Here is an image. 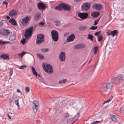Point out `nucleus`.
<instances>
[{"mask_svg": "<svg viewBox=\"0 0 124 124\" xmlns=\"http://www.w3.org/2000/svg\"><path fill=\"white\" fill-rule=\"evenodd\" d=\"M42 66L43 69L48 74H51L53 73V69L52 66L49 64H46L43 63Z\"/></svg>", "mask_w": 124, "mask_h": 124, "instance_id": "f257e3e1", "label": "nucleus"}, {"mask_svg": "<svg viewBox=\"0 0 124 124\" xmlns=\"http://www.w3.org/2000/svg\"><path fill=\"white\" fill-rule=\"evenodd\" d=\"M44 35L41 34H39L37 35L36 39V43L37 45H40L43 43L44 41Z\"/></svg>", "mask_w": 124, "mask_h": 124, "instance_id": "f03ea898", "label": "nucleus"}, {"mask_svg": "<svg viewBox=\"0 0 124 124\" xmlns=\"http://www.w3.org/2000/svg\"><path fill=\"white\" fill-rule=\"evenodd\" d=\"M33 29V26H31L26 30L24 36L27 39H28L30 36H31L32 35Z\"/></svg>", "mask_w": 124, "mask_h": 124, "instance_id": "7ed1b4c3", "label": "nucleus"}, {"mask_svg": "<svg viewBox=\"0 0 124 124\" xmlns=\"http://www.w3.org/2000/svg\"><path fill=\"white\" fill-rule=\"evenodd\" d=\"M52 37L53 40L56 42L58 40V32L55 30H52L51 32Z\"/></svg>", "mask_w": 124, "mask_h": 124, "instance_id": "20e7f679", "label": "nucleus"}, {"mask_svg": "<svg viewBox=\"0 0 124 124\" xmlns=\"http://www.w3.org/2000/svg\"><path fill=\"white\" fill-rule=\"evenodd\" d=\"M112 87L113 85L112 83H108L104 86L103 91L105 93L109 92V91L111 90Z\"/></svg>", "mask_w": 124, "mask_h": 124, "instance_id": "39448f33", "label": "nucleus"}, {"mask_svg": "<svg viewBox=\"0 0 124 124\" xmlns=\"http://www.w3.org/2000/svg\"><path fill=\"white\" fill-rule=\"evenodd\" d=\"M78 16L81 19L84 20L87 18L88 14L87 13H79L78 14Z\"/></svg>", "mask_w": 124, "mask_h": 124, "instance_id": "423d86ee", "label": "nucleus"}, {"mask_svg": "<svg viewBox=\"0 0 124 124\" xmlns=\"http://www.w3.org/2000/svg\"><path fill=\"white\" fill-rule=\"evenodd\" d=\"M90 7V4L87 2H85L83 3L82 8L83 10L87 11L89 9Z\"/></svg>", "mask_w": 124, "mask_h": 124, "instance_id": "0eeeda50", "label": "nucleus"}, {"mask_svg": "<svg viewBox=\"0 0 124 124\" xmlns=\"http://www.w3.org/2000/svg\"><path fill=\"white\" fill-rule=\"evenodd\" d=\"M109 36L111 35L113 37L115 36H117L118 33V32L117 30H115L113 31L109 30L107 32Z\"/></svg>", "mask_w": 124, "mask_h": 124, "instance_id": "6e6552de", "label": "nucleus"}, {"mask_svg": "<svg viewBox=\"0 0 124 124\" xmlns=\"http://www.w3.org/2000/svg\"><path fill=\"white\" fill-rule=\"evenodd\" d=\"M66 58V54L64 52H62L60 54L59 58L60 60L61 61H64Z\"/></svg>", "mask_w": 124, "mask_h": 124, "instance_id": "1a4fd4ad", "label": "nucleus"}, {"mask_svg": "<svg viewBox=\"0 0 124 124\" xmlns=\"http://www.w3.org/2000/svg\"><path fill=\"white\" fill-rule=\"evenodd\" d=\"M30 18V16H29L25 17L23 19H22L21 21L23 25H25L26 24L29 20Z\"/></svg>", "mask_w": 124, "mask_h": 124, "instance_id": "9d476101", "label": "nucleus"}, {"mask_svg": "<svg viewBox=\"0 0 124 124\" xmlns=\"http://www.w3.org/2000/svg\"><path fill=\"white\" fill-rule=\"evenodd\" d=\"M38 8L40 10H44L46 8V6L43 3L39 2L37 5Z\"/></svg>", "mask_w": 124, "mask_h": 124, "instance_id": "9b49d317", "label": "nucleus"}, {"mask_svg": "<svg viewBox=\"0 0 124 124\" xmlns=\"http://www.w3.org/2000/svg\"><path fill=\"white\" fill-rule=\"evenodd\" d=\"M0 33L4 36H7L9 34H11V33H10L8 30H0Z\"/></svg>", "mask_w": 124, "mask_h": 124, "instance_id": "f8f14e48", "label": "nucleus"}, {"mask_svg": "<svg viewBox=\"0 0 124 124\" xmlns=\"http://www.w3.org/2000/svg\"><path fill=\"white\" fill-rule=\"evenodd\" d=\"M62 9H63L64 10L69 11L70 10L71 8L70 6L63 3H62Z\"/></svg>", "mask_w": 124, "mask_h": 124, "instance_id": "ddd939ff", "label": "nucleus"}, {"mask_svg": "<svg viewBox=\"0 0 124 124\" xmlns=\"http://www.w3.org/2000/svg\"><path fill=\"white\" fill-rule=\"evenodd\" d=\"M102 6L100 4H97L93 5V8H95L96 10H101L102 8Z\"/></svg>", "mask_w": 124, "mask_h": 124, "instance_id": "4468645a", "label": "nucleus"}, {"mask_svg": "<svg viewBox=\"0 0 124 124\" xmlns=\"http://www.w3.org/2000/svg\"><path fill=\"white\" fill-rule=\"evenodd\" d=\"M85 47L86 45L85 44H80L75 45L74 46V47L76 49H79L84 48Z\"/></svg>", "mask_w": 124, "mask_h": 124, "instance_id": "2eb2a0df", "label": "nucleus"}, {"mask_svg": "<svg viewBox=\"0 0 124 124\" xmlns=\"http://www.w3.org/2000/svg\"><path fill=\"white\" fill-rule=\"evenodd\" d=\"M75 37L74 34H71L68 37L67 39V41L68 42H70L74 40Z\"/></svg>", "mask_w": 124, "mask_h": 124, "instance_id": "dca6fc26", "label": "nucleus"}, {"mask_svg": "<svg viewBox=\"0 0 124 124\" xmlns=\"http://www.w3.org/2000/svg\"><path fill=\"white\" fill-rule=\"evenodd\" d=\"M39 104L38 102L36 101H34L33 102V108L34 109H35L36 111L38 109V106Z\"/></svg>", "mask_w": 124, "mask_h": 124, "instance_id": "f3484780", "label": "nucleus"}, {"mask_svg": "<svg viewBox=\"0 0 124 124\" xmlns=\"http://www.w3.org/2000/svg\"><path fill=\"white\" fill-rule=\"evenodd\" d=\"M17 14L16 11L14 9L11 10L9 13V15L11 16H15Z\"/></svg>", "mask_w": 124, "mask_h": 124, "instance_id": "a211bd4d", "label": "nucleus"}, {"mask_svg": "<svg viewBox=\"0 0 124 124\" xmlns=\"http://www.w3.org/2000/svg\"><path fill=\"white\" fill-rule=\"evenodd\" d=\"M0 58L4 60H8L9 56L8 55L6 54H2L0 55Z\"/></svg>", "mask_w": 124, "mask_h": 124, "instance_id": "6ab92c4d", "label": "nucleus"}, {"mask_svg": "<svg viewBox=\"0 0 124 124\" xmlns=\"http://www.w3.org/2000/svg\"><path fill=\"white\" fill-rule=\"evenodd\" d=\"M100 13L98 11H95L92 12L91 13V16L94 17H96L99 16L100 15Z\"/></svg>", "mask_w": 124, "mask_h": 124, "instance_id": "aec40b11", "label": "nucleus"}, {"mask_svg": "<svg viewBox=\"0 0 124 124\" xmlns=\"http://www.w3.org/2000/svg\"><path fill=\"white\" fill-rule=\"evenodd\" d=\"M41 14L40 13H38L35 14L34 16L35 20L36 21H37L39 20L40 18Z\"/></svg>", "mask_w": 124, "mask_h": 124, "instance_id": "412c9836", "label": "nucleus"}, {"mask_svg": "<svg viewBox=\"0 0 124 124\" xmlns=\"http://www.w3.org/2000/svg\"><path fill=\"white\" fill-rule=\"evenodd\" d=\"M9 21V23L12 25H16V23L14 19L11 18Z\"/></svg>", "mask_w": 124, "mask_h": 124, "instance_id": "4be33fe9", "label": "nucleus"}, {"mask_svg": "<svg viewBox=\"0 0 124 124\" xmlns=\"http://www.w3.org/2000/svg\"><path fill=\"white\" fill-rule=\"evenodd\" d=\"M116 78L117 81V83L123 80L122 77V76L116 77Z\"/></svg>", "mask_w": 124, "mask_h": 124, "instance_id": "5701e85b", "label": "nucleus"}, {"mask_svg": "<svg viewBox=\"0 0 124 124\" xmlns=\"http://www.w3.org/2000/svg\"><path fill=\"white\" fill-rule=\"evenodd\" d=\"M16 39V35H11L9 39L11 41H13Z\"/></svg>", "mask_w": 124, "mask_h": 124, "instance_id": "b1692460", "label": "nucleus"}, {"mask_svg": "<svg viewBox=\"0 0 124 124\" xmlns=\"http://www.w3.org/2000/svg\"><path fill=\"white\" fill-rule=\"evenodd\" d=\"M55 9L56 10L61 11V10L62 9V4L61 3V4H59V5L56 7L55 8Z\"/></svg>", "mask_w": 124, "mask_h": 124, "instance_id": "393cba45", "label": "nucleus"}, {"mask_svg": "<svg viewBox=\"0 0 124 124\" xmlns=\"http://www.w3.org/2000/svg\"><path fill=\"white\" fill-rule=\"evenodd\" d=\"M70 116V115L68 112L65 113L64 114L63 118L64 119H66L69 117Z\"/></svg>", "mask_w": 124, "mask_h": 124, "instance_id": "a878e982", "label": "nucleus"}, {"mask_svg": "<svg viewBox=\"0 0 124 124\" xmlns=\"http://www.w3.org/2000/svg\"><path fill=\"white\" fill-rule=\"evenodd\" d=\"M31 69H32V72L33 73V74L34 75H35L36 77H37V73L36 71L35 68L33 67H32Z\"/></svg>", "mask_w": 124, "mask_h": 124, "instance_id": "bb28decb", "label": "nucleus"}, {"mask_svg": "<svg viewBox=\"0 0 124 124\" xmlns=\"http://www.w3.org/2000/svg\"><path fill=\"white\" fill-rule=\"evenodd\" d=\"M111 119L112 120L115 121H116L117 119V118L116 116L114 115H112L111 116Z\"/></svg>", "mask_w": 124, "mask_h": 124, "instance_id": "cd10ccee", "label": "nucleus"}, {"mask_svg": "<svg viewBox=\"0 0 124 124\" xmlns=\"http://www.w3.org/2000/svg\"><path fill=\"white\" fill-rule=\"evenodd\" d=\"M87 28L86 26H81L79 27V29L80 31H82L86 29Z\"/></svg>", "mask_w": 124, "mask_h": 124, "instance_id": "c85d7f7f", "label": "nucleus"}, {"mask_svg": "<svg viewBox=\"0 0 124 124\" xmlns=\"http://www.w3.org/2000/svg\"><path fill=\"white\" fill-rule=\"evenodd\" d=\"M37 57L39 59L42 60L44 58V56L41 54H37Z\"/></svg>", "mask_w": 124, "mask_h": 124, "instance_id": "c756f323", "label": "nucleus"}, {"mask_svg": "<svg viewBox=\"0 0 124 124\" xmlns=\"http://www.w3.org/2000/svg\"><path fill=\"white\" fill-rule=\"evenodd\" d=\"M74 120L73 118L68 119L67 121V123H72V124L73 122L75 121H74Z\"/></svg>", "mask_w": 124, "mask_h": 124, "instance_id": "7c9ffc66", "label": "nucleus"}, {"mask_svg": "<svg viewBox=\"0 0 124 124\" xmlns=\"http://www.w3.org/2000/svg\"><path fill=\"white\" fill-rule=\"evenodd\" d=\"M111 81L112 83H117L116 77L112 78L111 80Z\"/></svg>", "mask_w": 124, "mask_h": 124, "instance_id": "2f4dec72", "label": "nucleus"}, {"mask_svg": "<svg viewBox=\"0 0 124 124\" xmlns=\"http://www.w3.org/2000/svg\"><path fill=\"white\" fill-rule=\"evenodd\" d=\"M54 22L55 24V25L57 26L60 25L61 23L60 21H59L57 20L54 21Z\"/></svg>", "mask_w": 124, "mask_h": 124, "instance_id": "473e14b6", "label": "nucleus"}, {"mask_svg": "<svg viewBox=\"0 0 124 124\" xmlns=\"http://www.w3.org/2000/svg\"><path fill=\"white\" fill-rule=\"evenodd\" d=\"M93 52L94 53V55H96L97 52L98 47L97 46H95L93 48Z\"/></svg>", "mask_w": 124, "mask_h": 124, "instance_id": "72a5a7b5", "label": "nucleus"}, {"mask_svg": "<svg viewBox=\"0 0 124 124\" xmlns=\"http://www.w3.org/2000/svg\"><path fill=\"white\" fill-rule=\"evenodd\" d=\"M41 51L42 52H46L49 51V49L48 48L41 49Z\"/></svg>", "mask_w": 124, "mask_h": 124, "instance_id": "f704fd0d", "label": "nucleus"}, {"mask_svg": "<svg viewBox=\"0 0 124 124\" xmlns=\"http://www.w3.org/2000/svg\"><path fill=\"white\" fill-rule=\"evenodd\" d=\"M93 36L92 35L90 34H88V39H90L91 41H93Z\"/></svg>", "mask_w": 124, "mask_h": 124, "instance_id": "c9c22d12", "label": "nucleus"}, {"mask_svg": "<svg viewBox=\"0 0 124 124\" xmlns=\"http://www.w3.org/2000/svg\"><path fill=\"white\" fill-rule=\"evenodd\" d=\"M9 42H6L2 40H0V45H4L7 43H9Z\"/></svg>", "mask_w": 124, "mask_h": 124, "instance_id": "e433bc0d", "label": "nucleus"}, {"mask_svg": "<svg viewBox=\"0 0 124 124\" xmlns=\"http://www.w3.org/2000/svg\"><path fill=\"white\" fill-rule=\"evenodd\" d=\"M80 116V114L79 113H78L77 115L75 116L73 118L74 120L76 119L79 117Z\"/></svg>", "mask_w": 124, "mask_h": 124, "instance_id": "4c0bfd02", "label": "nucleus"}, {"mask_svg": "<svg viewBox=\"0 0 124 124\" xmlns=\"http://www.w3.org/2000/svg\"><path fill=\"white\" fill-rule=\"evenodd\" d=\"M26 53L24 52H23L19 54H18V56H20L21 57V58L23 56L26 54Z\"/></svg>", "mask_w": 124, "mask_h": 124, "instance_id": "58836bf2", "label": "nucleus"}, {"mask_svg": "<svg viewBox=\"0 0 124 124\" xmlns=\"http://www.w3.org/2000/svg\"><path fill=\"white\" fill-rule=\"evenodd\" d=\"M26 39H27L25 37V38H23L21 40V42L23 44H25V41L26 40Z\"/></svg>", "mask_w": 124, "mask_h": 124, "instance_id": "ea45409f", "label": "nucleus"}, {"mask_svg": "<svg viewBox=\"0 0 124 124\" xmlns=\"http://www.w3.org/2000/svg\"><path fill=\"white\" fill-rule=\"evenodd\" d=\"M97 26H93L90 28V29L91 30H94L97 29Z\"/></svg>", "mask_w": 124, "mask_h": 124, "instance_id": "a19ab883", "label": "nucleus"}, {"mask_svg": "<svg viewBox=\"0 0 124 124\" xmlns=\"http://www.w3.org/2000/svg\"><path fill=\"white\" fill-rule=\"evenodd\" d=\"M67 81V80L66 79H64L62 80H60L59 81V83H61L62 82L63 83H65Z\"/></svg>", "mask_w": 124, "mask_h": 124, "instance_id": "79ce46f5", "label": "nucleus"}, {"mask_svg": "<svg viewBox=\"0 0 124 124\" xmlns=\"http://www.w3.org/2000/svg\"><path fill=\"white\" fill-rule=\"evenodd\" d=\"M18 100V99L17 100H15V103L17 106L18 108L19 106V105Z\"/></svg>", "mask_w": 124, "mask_h": 124, "instance_id": "37998d69", "label": "nucleus"}, {"mask_svg": "<svg viewBox=\"0 0 124 124\" xmlns=\"http://www.w3.org/2000/svg\"><path fill=\"white\" fill-rule=\"evenodd\" d=\"M66 102V101L64 100L62 101V103L63 105L62 106V107H64L65 106V104Z\"/></svg>", "mask_w": 124, "mask_h": 124, "instance_id": "c03bdc74", "label": "nucleus"}, {"mask_svg": "<svg viewBox=\"0 0 124 124\" xmlns=\"http://www.w3.org/2000/svg\"><path fill=\"white\" fill-rule=\"evenodd\" d=\"M25 89L26 92H28L30 91V88L28 87H25Z\"/></svg>", "mask_w": 124, "mask_h": 124, "instance_id": "a18cd8bd", "label": "nucleus"}, {"mask_svg": "<svg viewBox=\"0 0 124 124\" xmlns=\"http://www.w3.org/2000/svg\"><path fill=\"white\" fill-rule=\"evenodd\" d=\"M100 18L98 19L95 20L94 23V25H96L97 24V22L99 21Z\"/></svg>", "mask_w": 124, "mask_h": 124, "instance_id": "49530a36", "label": "nucleus"}, {"mask_svg": "<svg viewBox=\"0 0 124 124\" xmlns=\"http://www.w3.org/2000/svg\"><path fill=\"white\" fill-rule=\"evenodd\" d=\"M98 40L99 41H101L102 40V35H101L100 36V35H99V37H98Z\"/></svg>", "mask_w": 124, "mask_h": 124, "instance_id": "de8ad7c7", "label": "nucleus"}, {"mask_svg": "<svg viewBox=\"0 0 124 124\" xmlns=\"http://www.w3.org/2000/svg\"><path fill=\"white\" fill-rule=\"evenodd\" d=\"M27 67V66L25 65H23L21 66L19 68L20 69H23V68Z\"/></svg>", "mask_w": 124, "mask_h": 124, "instance_id": "09e8293b", "label": "nucleus"}, {"mask_svg": "<svg viewBox=\"0 0 124 124\" xmlns=\"http://www.w3.org/2000/svg\"><path fill=\"white\" fill-rule=\"evenodd\" d=\"M112 97H111L108 100H106L105 101L106 103L108 102L111 101L112 99Z\"/></svg>", "mask_w": 124, "mask_h": 124, "instance_id": "8fccbe9b", "label": "nucleus"}, {"mask_svg": "<svg viewBox=\"0 0 124 124\" xmlns=\"http://www.w3.org/2000/svg\"><path fill=\"white\" fill-rule=\"evenodd\" d=\"M101 32V31H99L98 32H96L95 33L94 35L95 36L98 35V36L99 37V34Z\"/></svg>", "mask_w": 124, "mask_h": 124, "instance_id": "3c124183", "label": "nucleus"}, {"mask_svg": "<svg viewBox=\"0 0 124 124\" xmlns=\"http://www.w3.org/2000/svg\"><path fill=\"white\" fill-rule=\"evenodd\" d=\"M39 24L41 26H44L45 25V23L41 22L39 23Z\"/></svg>", "mask_w": 124, "mask_h": 124, "instance_id": "603ef678", "label": "nucleus"}, {"mask_svg": "<svg viewBox=\"0 0 124 124\" xmlns=\"http://www.w3.org/2000/svg\"><path fill=\"white\" fill-rule=\"evenodd\" d=\"M99 122V121H96L95 122H92L91 123L92 124H96L98 123Z\"/></svg>", "mask_w": 124, "mask_h": 124, "instance_id": "864d4df0", "label": "nucleus"}, {"mask_svg": "<svg viewBox=\"0 0 124 124\" xmlns=\"http://www.w3.org/2000/svg\"><path fill=\"white\" fill-rule=\"evenodd\" d=\"M13 70H10V71H9V75H10V76H11L12 75V74H13Z\"/></svg>", "mask_w": 124, "mask_h": 124, "instance_id": "5fc2aeb1", "label": "nucleus"}, {"mask_svg": "<svg viewBox=\"0 0 124 124\" xmlns=\"http://www.w3.org/2000/svg\"><path fill=\"white\" fill-rule=\"evenodd\" d=\"M8 3L7 1H3V4L4 5H6V6H7L8 5Z\"/></svg>", "mask_w": 124, "mask_h": 124, "instance_id": "6e6d98bb", "label": "nucleus"}, {"mask_svg": "<svg viewBox=\"0 0 124 124\" xmlns=\"http://www.w3.org/2000/svg\"><path fill=\"white\" fill-rule=\"evenodd\" d=\"M76 2H79L82 1V0H74Z\"/></svg>", "mask_w": 124, "mask_h": 124, "instance_id": "4d7b16f0", "label": "nucleus"}, {"mask_svg": "<svg viewBox=\"0 0 124 124\" xmlns=\"http://www.w3.org/2000/svg\"><path fill=\"white\" fill-rule=\"evenodd\" d=\"M92 59L91 58H90L89 61L88 62V64H90L91 62Z\"/></svg>", "mask_w": 124, "mask_h": 124, "instance_id": "13d9d810", "label": "nucleus"}, {"mask_svg": "<svg viewBox=\"0 0 124 124\" xmlns=\"http://www.w3.org/2000/svg\"><path fill=\"white\" fill-rule=\"evenodd\" d=\"M37 76H38L39 78L41 77V76H40V74H39L38 73H37Z\"/></svg>", "mask_w": 124, "mask_h": 124, "instance_id": "bf43d9fd", "label": "nucleus"}, {"mask_svg": "<svg viewBox=\"0 0 124 124\" xmlns=\"http://www.w3.org/2000/svg\"><path fill=\"white\" fill-rule=\"evenodd\" d=\"M6 18L8 19H9L10 18V17L8 16H6Z\"/></svg>", "mask_w": 124, "mask_h": 124, "instance_id": "052dcab7", "label": "nucleus"}, {"mask_svg": "<svg viewBox=\"0 0 124 124\" xmlns=\"http://www.w3.org/2000/svg\"><path fill=\"white\" fill-rule=\"evenodd\" d=\"M8 118L10 119H11V117L10 116V115L8 114Z\"/></svg>", "mask_w": 124, "mask_h": 124, "instance_id": "680f3d73", "label": "nucleus"}, {"mask_svg": "<svg viewBox=\"0 0 124 124\" xmlns=\"http://www.w3.org/2000/svg\"><path fill=\"white\" fill-rule=\"evenodd\" d=\"M17 91L18 93H20L21 92L20 90L19 89H18L17 90Z\"/></svg>", "mask_w": 124, "mask_h": 124, "instance_id": "e2e57ef3", "label": "nucleus"}, {"mask_svg": "<svg viewBox=\"0 0 124 124\" xmlns=\"http://www.w3.org/2000/svg\"><path fill=\"white\" fill-rule=\"evenodd\" d=\"M2 25L3 23L1 22H0V26H1Z\"/></svg>", "mask_w": 124, "mask_h": 124, "instance_id": "0e129e2a", "label": "nucleus"}, {"mask_svg": "<svg viewBox=\"0 0 124 124\" xmlns=\"http://www.w3.org/2000/svg\"><path fill=\"white\" fill-rule=\"evenodd\" d=\"M106 103L105 101H104L103 102V104L102 105H103V104H104L105 103Z\"/></svg>", "mask_w": 124, "mask_h": 124, "instance_id": "69168bd1", "label": "nucleus"}, {"mask_svg": "<svg viewBox=\"0 0 124 124\" xmlns=\"http://www.w3.org/2000/svg\"><path fill=\"white\" fill-rule=\"evenodd\" d=\"M122 78L123 80H124V76L123 77H122Z\"/></svg>", "mask_w": 124, "mask_h": 124, "instance_id": "338daca9", "label": "nucleus"}, {"mask_svg": "<svg viewBox=\"0 0 124 124\" xmlns=\"http://www.w3.org/2000/svg\"><path fill=\"white\" fill-rule=\"evenodd\" d=\"M100 27H102V26H100Z\"/></svg>", "mask_w": 124, "mask_h": 124, "instance_id": "774afa93", "label": "nucleus"}]
</instances>
